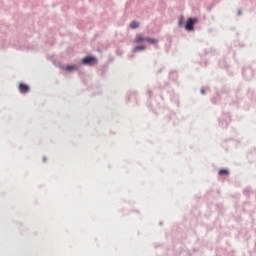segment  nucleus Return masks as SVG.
<instances>
[{"label":"nucleus","mask_w":256,"mask_h":256,"mask_svg":"<svg viewBox=\"0 0 256 256\" xmlns=\"http://www.w3.org/2000/svg\"><path fill=\"white\" fill-rule=\"evenodd\" d=\"M83 65H95L97 58L93 56H87L82 60Z\"/></svg>","instance_id":"obj_1"},{"label":"nucleus","mask_w":256,"mask_h":256,"mask_svg":"<svg viewBox=\"0 0 256 256\" xmlns=\"http://www.w3.org/2000/svg\"><path fill=\"white\" fill-rule=\"evenodd\" d=\"M195 23H197V18L188 19L185 26L186 31H193V25H195Z\"/></svg>","instance_id":"obj_2"},{"label":"nucleus","mask_w":256,"mask_h":256,"mask_svg":"<svg viewBox=\"0 0 256 256\" xmlns=\"http://www.w3.org/2000/svg\"><path fill=\"white\" fill-rule=\"evenodd\" d=\"M19 91L20 93H29V86L26 84H19Z\"/></svg>","instance_id":"obj_3"},{"label":"nucleus","mask_w":256,"mask_h":256,"mask_svg":"<svg viewBox=\"0 0 256 256\" xmlns=\"http://www.w3.org/2000/svg\"><path fill=\"white\" fill-rule=\"evenodd\" d=\"M143 41H147V38L143 37L141 34H138L134 39V43H143Z\"/></svg>","instance_id":"obj_4"},{"label":"nucleus","mask_w":256,"mask_h":256,"mask_svg":"<svg viewBox=\"0 0 256 256\" xmlns=\"http://www.w3.org/2000/svg\"><path fill=\"white\" fill-rule=\"evenodd\" d=\"M65 71H77L79 68L76 65H70L64 67Z\"/></svg>","instance_id":"obj_5"},{"label":"nucleus","mask_w":256,"mask_h":256,"mask_svg":"<svg viewBox=\"0 0 256 256\" xmlns=\"http://www.w3.org/2000/svg\"><path fill=\"white\" fill-rule=\"evenodd\" d=\"M139 51H145V46H136L133 48V53H137Z\"/></svg>","instance_id":"obj_6"},{"label":"nucleus","mask_w":256,"mask_h":256,"mask_svg":"<svg viewBox=\"0 0 256 256\" xmlns=\"http://www.w3.org/2000/svg\"><path fill=\"white\" fill-rule=\"evenodd\" d=\"M146 41L148 43H150L151 45H155V44L159 43V41L157 39H154V38H146Z\"/></svg>","instance_id":"obj_7"},{"label":"nucleus","mask_w":256,"mask_h":256,"mask_svg":"<svg viewBox=\"0 0 256 256\" xmlns=\"http://www.w3.org/2000/svg\"><path fill=\"white\" fill-rule=\"evenodd\" d=\"M139 27V23L137 21H133L130 23L131 29H137Z\"/></svg>","instance_id":"obj_8"},{"label":"nucleus","mask_w":256,"mask_h":256,"mask_svg":"<svg viewBox=\"0 0 256 256\" xmlns=\"http://www.w3.org/2000/svg\"><path fill=\"white\" fill-rule=\"evenodd\" d=\"M219 175L221 177L225 176V175H229V171L227 169H222L219 171Z\"/></svg>","instance_id":"obj_9"}]
</instances>
